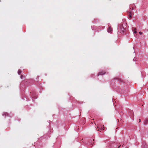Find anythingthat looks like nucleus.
Instances as JSON below:
<instances>
[{
	"instance_id": "1",
	"label": "nucleus",
	"mask_w": 148,
	"mask_h": 148,
	"mask_svg": "<svg viewBox=\"0 0 148 148\" xmlns=\"http://www.w3.org/2000/svg\"><path fill=\"white\" fill-rule=\"evenodd\" d=\"M125 25H124V26H123V25H121L120 26V29H121V32L124 33L125 31Z\"/></svg>"
},
{
	"instance_id": "2",
	"label": "nucleus",
	"mask_w": 148,
	"mask_h": 148,
	"mask_svg": "<svg viewBox=\"0 0 148 148\" xmlns=\"http://www.w3.org/2000/svg\"><path fill=\"white\" fill-rule=\"evenodd\" d=\"M106 73V72L104 71H102L99 72L98 74V76L100 75H103L105 74Z\"/></svg>"
},
{
	"instance_id": "3",
	"label": "nucleus",
	"mask_w": 148,
	"mask_h": 148,
	"mask_svg": "<svg viewBox=\"0 0 148 148\" xmlns=\"http://www.w3.org/2000/svg\"><path fill=\"white\" fill-rule=\"evenodd\" d=\"M114 80H116L118 81L119 82H122V80L120 78H118V77H115L114 79Z\"/></svg>"
},
{
	"instance_id": "4",
	"label": "nucleus",
	"mask_w": 148,
	"mask_h": 148,
	"mask_svg": "<svg viewBox=\"0 0 148 148\" xmlns=\"http://www.w3.org/2000/svg\"><path fill=\"white\" fill-rule=\"evenodd\" d=\"M112 31V29L111 28V27H109L108 28V32L111 33V32Z\"/></svg>"
},
{
	"instance_id": "5",
	"label": "nucleus",
	"mask_w": 148,
	"mask_h": 148,
	"mask_svg": "<svg viewBox=\"0 0 148 148\" xmlns=\"http://www.w3.org/2000/svg\"><path fill=\"white\" fill-rule=\"evenodd\" d=\"M132 12H130L129 13V18H130V19H131L132 18V16H131Z\"/></svg>"
},
{
	"instance_id": "6",
	"label": "nucleus",
	"mask_w": 148,
	"mask_h": 148,
	"mask_svg": "<svg viewBox=\"0 0 148 148\" xmlns=\"http://www.w3.org/2000/svg\"><path fill=\"white\" fill-rule=\"evenodd\" d=\"M104 125H103V127L100 128V130H104Z\"/></svg>"
},
{
	"instance_id": "7",
	"label": "nucleus",
	"mask_w": 148,
	"mask_h": 148,
	"mask_svg": "<svg viewBox=\"0 0 148 148\" xmlns=\"http://www.w3.org/2000/svg\"><path fill=\"white\" fill-rule=\"evenodd\" d=\"M136 28H134V33L135 34H136L137 32L136 31Z\"/></svg>"
},
{
	"instance_id": "8",
	"label": "nucleus",
	"mask_w": 148,
	"mask_h": 148,
	"mask_svg": "<svg viewBox=\"0 0 148 148\" xmlns=\"http://www.w3.org/2000/svg\"><path fill=\"white\" fill-rule=\"evenodd\" d=\"M21 73V71L20 70H19L18 71V74L20 75Z\"/></svg>"
},
{
	"instance_id": "9",
	"label": "nucleus",
	"mask_w": 148,
	"mask_h": 148,
	"mask_svg": "<svg viewBox=\"0 0 148 148\" xmlns=\"http://www.w3.org/2000/svg\"><path fill=\"white\" fill-rule=\"evenodd\" d=\"M139 33L140 34H143V33L142 32H139Z\"/></svg>"
},
{
	"instance_id": "10",
	"label": "nucleus",
	"mask_w": 148,
	"mask_h": 148,
	"mask_svg": "<svg viewBox=\"0 0 148 148\" xmlns=\"http://www.w3.org/2000/svg\"><path fill=\"white\" fill-rule=\"evenodd\" d=\"M147 123V121H145V123H144V124H146Z\"/></svg>"
},
{
	"instance_id": "11",
	"label": "nucleus",
	"mask_w": 148,
	"mask_h": 148,
	"mask_svg": "<svg viewBox=\"0 0 148 148\" xmlns=\"http://www.w3.org/2000/svg\"><path fill=\"white\" fill-rule=\"evenodd\" d=\"M120 146H121V145H119V146L118 147V148H119V147H120Z\"/></svg>"
},
{
	"instance_id": "12",
	"label": "nucleus",
	"mask_w": 148,
	"mask_h": 148,
	"mask_svg": "<svg viewBox=\"0 0 148 148\" xmlns=\"http://www.w3.org/2000/svg\"><path fill=\"white\" fill-rule=\"evenodd\" d=\"M22 77H23V75H21V79L22 78Z\"/></svg>"
},
{
	"instance_id": "13",
	"label": "nucleus",
	"mask_w": 148,
	"mask_h": 148,
	"mask_svg": "<svg viewBox=\"0 0 148 148\" xmlns=\"http://www.w3.org/2000/svg\"><path fill=\"white\" fill-rule=\"evenodd\" d=\"M139 122H140V121H141V120H140V119H139Z\"/></svg>"
},
{
	"instance_id": "14",
	"label": "nucleus",
	"mask_w": 148,
	"mask_h": 148,
	"mask_svg": "<svg viewBox=\"0 0 148 148\" xmlns=\"http://www.w3.org/2000/svg\"><path fill=\"white\" fill-rule=\"evenodd\" d=\"M6 114H7V113H4V114H5V115H6Z\"/></svg>"
},
{
	"instance_id": "15",
	"label": "nucleus",
	"mask_w": 148,
	"mask_h": 148,
	"mask_svg": "<svg viewBox=\"0 0 148 148\" xmlns=\"http://www.w3.org/2000/svg\"><path fill=\"white\" fill-rule=\"evenodd\" d=\"M132 10H133V8H132Z\"/></svg>"
}]
</instances>
